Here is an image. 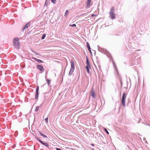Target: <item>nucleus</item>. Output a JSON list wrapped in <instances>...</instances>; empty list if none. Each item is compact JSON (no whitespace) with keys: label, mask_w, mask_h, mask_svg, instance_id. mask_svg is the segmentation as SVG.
Wrapping results in <instances>:
<instances>
[{"label":"nucleus","mask_w":150,"mask_h":150,"mask_svg":"<svg viewBox=\"0 0 150 150\" xmlns=\"http://www.w3.org/2000/svg\"><path fill=\"white\" fill-rule=\"evenodd\" d=\"M13 44L15 48L19 49L20 48V44L18 41V38H15L13 40Z\"/></svg>","instance_id":"f257e3e1"},{"label":"nucleus","mask_w":150,"mask_h":150,"mask_svg":"<svg viewBox=\"0 0 150 150\" xmlns=\"http://www.w3.org/2000/svg\"><path fill=\"white\" fill-rule=\"evenodd\" d=\"M115 11V9L114 7H112L110 9L109 14L111 18L112 19H114L115 17V14L114 13Z\"/></svg>","instance_id":"f03ea898"},{"label":"nucleus","mask_w":150,"mask_h":150,"mask_svg":"<svg viewBox=\"0 0 150 150\" xmlns=\"http://www.w3.org/2000/svg\"><path fill=\"white\" fill-rule=\"evenodd\" d=\"M127 94L124 93L122 96V106L125 107V99L126 97Z\"/></svg>","instance_id":"7ed1b4c3"},{"label":"nucleus","mask_w":150,"mask_h":150,"mask_svg":"<svg viewBox=\"0 0 150 150\" xmlns=\"http://www.w3.org/2000/svg\"><path fill=\"white\" fill-rule=\"evenodd\" d=\"M37 68L41 71H44V69L43 67L41 65H38L36 66Z\"/></svg>","instance_id":"20e7f679"},{"label":"nucleus","mask_w":150,"mask_h":150,"mask_svg":"<svg viewBox=\"0 0 150 150\" xmlns=\"http://www.w3.org/2000/svg\"><path fill=\"white\" fill-rule=\"evenodd\" d=\"M36 139L42 144L45 145L47 147H48L49 146V144L48 143H44L43 142H42L41 140L39 138H36Z\"/></svg>","instance_id":"39448f33"},{"label":"nucleus","mask_w":150,"mask_h":150,"mask_svg":"<svg viewBox=\"0 0 150 150\" xmlns=\"http://www.w3.org/2000/svg\"><path fill=\"white\" fill-rule=\"evenodd\" d=\"M39 89V86H38L36 89V94L35 96V99H37L38 97V91Z\"/></svg>","instance_id":"423d86ee"},{"label":"nucleus","mask_w":150,"mask_h":150,"mask_svg":"<svg viewBox=\"0 0 150 150\" xmlns=\"http://www.w3.org/2000/svg\"><path fill=\"white\" fill-rule=\"evenodd\" d=\"M91 0H88L86 2L87 5V7L88 8L90 6V4L91 3Z\"/></svg>","instance_id":"0eeeda50"},{"label":"nucleus","mask_w":150,"mask_h":150,"mask_svg":"<svg viewBox=\"0 0 150 150\" xmlns=\"http://www.w3.org/2000/svg\"><path fill=\"white\" fill-rule=\"evenodd\" d=\"M74 70V68H71L70 70L69 71V76H71Z\"/></svg>","instance_id":"6e6552de"},{"label":"nucleus","mask_w":150,"mask_h":150,"mask_svg":"<svg viewBox=\"0 0 150 150\" xmlns=\"http://www.w3.org/2000/svg\"><path fill=\"white\" fill-rule=\"evenodd\" d=\"M30 22H28V23L25 25V26L23 28V30H24L27 28H28V27L30 26Z\"/></svg>","instance_id":"1a4fd4ad"},{"label":"nucleus","mask_w":150,"mask_h":150,"mask_svg":"<svg viewBox=\"0 0 150 150\" xmlns=\"http://www.w3.org/2000/svg\"><path fill=\"white\" fill-rule=\"evenodd\" d=\"M33 59L35 60L36 61H37V62H41V63H42L43 62V61L41 60H40V59H37V58H35V57H33Z\"/></svg>","instance_id":"9d476101"},{"label":"nucleus","mask_w":150,"mask_h":150,"mask_svg":"<svg viewBox=\"0 0 150 150\" xmlns=\"http://www.w3.org/2000/svg\"><path fill=\"white\" fill-rule=\"evenodd\" d=\"M91 96L93 97L94 98L95 97V93L94 90H92L91 91Z\"/></svg>","instance_id":"9b49d317"},{"label":"nucleus","mask_w":150,"mask_h":150,"mask_svg":"<svg viewBox=\"0 0 150 150\" xmlns=\"http://www.w3.org/2000/svg\"><path fill=\"white\" fill-rule=\"evenodd\" d=\"M91 68V66H90L89 67L88 66H86V69L87 72L88 74L89 73V68Z\"/></svg>","instance_id":"f8f14e48"},{"label":"nucleus","mask_w":150,"mask_h":150,"mask_svg":"<svg viewBox=\"0 0 150 150\" xmlns=\"http://www.w3.org/2000/svg\"><path fill=\"white\" fill-rule=\"evenodd\" d=\"M86 46L88 50L91 49V48L88 42H87Z\"/></svg>","instance_id":"ddd939ff"},{"label":"nucleus","mask_w":150,"mask_h":150,"mask_svg":"<svg viewBox=\"0 0 150 150\" xmlns=\"http://www.w3.org/2000/svg\"><path fill=\"white\" fill-rule=\"evenodd\" d=\"M71 68H74V63L73 62H71Z\"/></svg>","instance_id":"4468645a"},{"label":"nucleus","mask_w":150,"mask_h":150,"mask_svg":"<svg viewBox=\"0 0 150 150\" xmlns=\"http://www.w3.org/2000/svg\"><path fill=\"white\" fill-rule=\"evenodd\" d=\"M86 64H87L86 66H89V67L90 66L89 62L88 61V60L87 59V60H86Z\"/></svg>","instance_id":"2eb2a0df"},{"label":"nucleus","mask_w":150,"mask_h":150,"mask_svg":"<svg viewBox=\"0 0 150 150\" xmlns=\"http://www.w3.org/2000/svg\"><path fill=\"white\" fill-rule=\"evenodd\" d=\"M46 36V35L45 34H43L42 35V40L44 39L45 38V37Z\"/></svg>","instance_id":"dca6fc26"},{"label":"nucleus","mask_w":150,"mask_h":150,"mask_svg":"<svg viewBox=\"0 0 150 150\" xmlns=\"http://www.w3.org/2000/svg\"><path fill=\"white\" fill-rule=\"evenodd\" d=\"M104 130L106 132V133L108 134H109V132H108V130H107V129L106 128H104Z\"/></svg>","instance_id":"f3484780"},{"label":"nucleus","mask_w":150,"mask_h":150,"mask_svg":"<svg viewBox=\"0 0 150 150\" xmlns=\"http://www.w3.org/2000/svg\"><path fill=\"white\" fill-rule=\"evenodd\" d=\"M69 26H71V27H75V26H76V25L75 24H72V25L70 24L69 25Z\"/></svg>","instance_id":"a211bd4d"},{"label":"nucleus","mask_w":150,"mask_h":150,"mask_svg":"<svg viewBox=\"0 0 150 150\" xmlns=\"http://www.w3.org/2000/svg\"><path fill=\"white\" fill-rule=\"evenodd\" d=\"M39 108V107L38 106H37L36 107L35 110V111H37L38 110Z\"/></svg>","instance_id":"6ab92c4d"},{"label":"nucleus","mask_w":150,"mask_h":150,"mask_svg":"<svg viewBox=\"0 0 150 150\" xmlns=\"http://www.w3.org/2000/svg\"><path fill=\"white\" fill-rule=\"evenodd\" d=\"M47 82L48 84V85H50V80L49 79H47Z\"/></svg>","instance_id":"aec40b11"},{"label":"nucleus","mask_w":150,"mask_h":150,"mask_svg":"<svg viewBox=\"0 0 150 150\" xmlns=\"http://www.w3.org/2000/svg\"><path fill=\"white\" fill-rule=\"evenodd\" d=\"M45 120L46 121L47 123H48V118H46L45 119Z\"/></svg>","instance_id":"412c9836"},{"label":"nucleus","mask_w":150,"mask_h":150,"mask_svg":"<svg viewBox=\"0 0 150 150\" xmlns=\"http://www.w3.org/2000/svg\"><path fill=\"white\" fill-rule=\"evenodd\" d=\"M68 12H69V11L67 10H66V11L65 13V16H67V14Z\"/></svg>","instance_id":"4be33fe9"},{"label":"nucleus","mask_w":150,"mask_h":150,"mask_svg":"<svg viewBox=\"0 0 150 150\" xmlns=\"http://www.w3.org/2000/svg\"><path fill=\"white\" fill-rule=\"evenodd\" d=\"M51 1L53 3H55L56 0H51Z\"/></svg>","instance_id":"5701e85b"},{"label":"nucleus","mask_w":150,"mask_h":150,"mask_svg":"<svg viewBox=\"0 0 150 150\" xmlns=\"http://www.w3.org/2000/svg\"><path fill=\"white\" fill-rule=\"evenodd\" d=\"M42 136L44 137H45V138H47V137L46 135H45L44 134H43V135H42Z\"/></svg>","instance_id":"b1692460"},{"label":"nucleus","mask_w":150,"mask_h":150,"mask_svg":"<svg viewBox=\"0 0 150 150\" xmlns=\"http://www.w3.org/2000/svg\"><path fill=\"white\" fill-rule=\"evenodd\" d=\"M39 133L41 136H42L43 134L41 133L40 132H39Z\"/></svg>","instance_id":"393cba45"},{"label":"nucleus","mask_w":150,"mask_h":150,"mask_svg":"<svg viewBox=\"0 0 150 150\" xmlns=\"http://www.w3.org/2000/svg\"><path fill=\"white\" fill-rule=\"evenodd\" d=\"M95 16L96 15H95L93 14H92L91 16L92 17H93L94 16Z\"/></svg>","instance_id":"a878e982"},{"label":"nucleus","mask_w":150,"mask_h":150,"mask_svg":"<svg viewBox=\"0 0 150 150\" xmlns=\"http://www.w3.org/2000/svg\"><path fill=\"white\" fill-rule=\"evenodd\" d=\"M89 52H90V53H91V54H92V52H91V49H90V50H89Z\"/></svg>","instance_id":"bb28decb"},{"label":"nucleus","mask_w":150,"mask_h":150,"mask_svg":"<svg viewBox=\"0 0 150 150\" xmlns=\"http://www.w3.org/2000/svg\"><path fill=\"white\" fill-rule=\"evenodd\" d=\"M89 52H90V53H91V54H92V52H91V49H90V50H89Z\"/></svg>","instance_id":"cd10ccee"},{"label":"nucleus","mask_w":150,"mask_h":150,"mask_svg":"<svg viewBox=\"0 0 150 150\" xmlns=\"http://www.w3.org/2000/svg\"><path fill=\"white\" fill-rule=\"evenodd\" d=\"M56 150H62L61 149H59V148H57L56 149Z\"/></svg>","instance_id":"c85d7f7f"},{"label":"nucleus","mask_w":150,"mask_h":150,"mask_svg":"<svg viewBox=\"0 0 150 150\" xmlns=\"http://www.w3.org/2000/svg\"><path fill=\"white\" fill-rule=\"evenodd\" d=\"M120 82H121V84H122V81H120Z\"/></svg>","instance_id":"c756f323"},{"label":"nucleus","mask_w":150,"mask_h":150,"mask_svg":"<svg viewBox=\"0 0 150 150\" xmlns=\"http://www.w3.org/2000/svg\"><path fill=\"white\" fill-rule=\"evenodd\" d=\"M71 149H72V150H74V149H72V148H71Z\"/></svg>","instance_id":"7c9ffc66"},{"label":"nucleus","mask_w":150,"mask_h":150,"mask_svg":"<svg viewBox=\"0 0 150 150\" xmlns=\"http://www.w3.org/2000/svg\"><path fill=\"white\" fill-rule=\"evenodd\" d=\"M92 145L93 146V144H92Z\"/></svg>","instance_id":"2f4dec72"}]
</instances>
